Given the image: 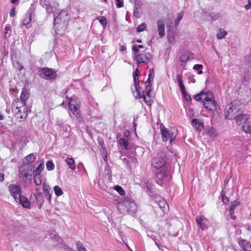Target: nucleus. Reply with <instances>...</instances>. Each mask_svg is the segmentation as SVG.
I'll use <instances>...</instances> for the list:
<instances>
[{"instance_id": "nucleus-5", "label": "nucleus", "mask_w": 251, "mask_h": 251, "mask_svg": "<svg viewBox=\"0 0 251 251\" xmlns=\"http://www.w3.org/2000/svg\"><path fill=\"white\" fill-rule=\"evenodd\" d=\"M79 103L80 101L78 99L76 98H71L69 101V108L72 112L73 115L76 118H79Z\"/></svg>"}, {"instance_id": "nucleus-31", "label": "nucleus", "mask_w": 251, "mask_h": 251, "mask_svg": "<svg viewBox=\"0 0 251 251\" xmlns=\"http://www.w3.org/2000/svg\"><path fill=\"white\" fill-rule=\"evenodd\" d=\"M44 169V163L43 161H42V162H41L36 168L35 170L33 172V174L36 175H40Z\"/></svg>"}, {"instance_id": "nucleus-56", "label": "nucleus", "mask_w": 251, "mask_h": 251, "mask_svg": "<svg viewBox=\"0 0 251 251\" xmlns=\"http://www.w3.org/2000/svg\"><path fill=\"white\" fill-rule=\"evenodd\" d=\"M117 3L116 6L117 8H121L123 6V0H115Z\"/></svg>"}, {"instance_id": "nucleus-9", "label": "nucleus", "mask_w": 251, "mask_h": 251, "mask_svg": "<svg viewBox=\"0 0 251 251\" xmlns=\"http://www.w3.org/2000/svg\"><path fill=\"white\" fill-rule=\"evenodd\" d=\"M139 70L137 68L135 72H134L133 76L134 79V87L136 94H134V96L136 99H140L142 92L140 90V87L139 86Z\"/></svg>"}, {"instance_id": "nucleus-7", "label": "nucleus", "mask_w": 251, "mask_h": 251, "mask_svg": "<svg viewBox=\"0 0 251 251\" xmlns=\"http://www.w3.org/2000/svg\"><path fill=\"white\" fill-rule=\"evenodd\" d=\"M238 94L243 102L248 103L251 100V90L243 86L240 87L238 90Z\"/></svg>"}, {"instance_id": "nucleus-49", "label": "nucleus", "mask_w": 251, "mask_h": 251, "mask_svg": "<svg viewBox=\"0 0 251 251\" xmlns=\"http://www.w3.org/2000/svg\"><path fill=\"white\" fill-rule=\"evenodd\" d=\"M184 15V13L181 12L179 13L175 21V25L177 26L180 23Z\"/></svg>"}, {"instance_id": "nucleus-39", "label": "nucleus", "mask_w": 251, "mask_h": 251, "mask_svg": "<svg viewBox=\"0 0 251 251\" xmlns=\"http://www.w3.org/2000/svg\"><path fill=\"white\" fill-rule=\"evenodd\" d=\"M154 76L153 69H150L149 70V77L147 81L145 82V86L148 84V83L151 82V79H153Z\"/></svg>"}, {"instance_id": "nucleus-2", "label": "nucleus", "mask_w": 251, "mask_h": 251, "mask_svg": "<svg viewBox=\"0 0 251 251\" xmlns=\"http://www.w3.org/2000/svg\"><path fill=\"white\" fill-rule=\"evenodd\" d=\"M53 17V28L55 32L58 34H63L70 19L69 12L67 10H62L58 13H54Z\"/></svg>"}, {"instance_id": "nucleus-16", "label": "nucleus", "mask_w": 251, "mask_h": 251, "mask_svg": "<svg viewBox=\"0 0 251 251\" xmlns=\"http://www.w3.org/2000/svg\"><path fill=\"white\" fill-rule=\"evenodd\" d=\"M196 222L201 230L206 229L209 223L208 220L202 216H198L196 218Z\"/></svg>"}, {"instance_id": "nucleus-10", "label": "nucleus", "mask_w": 251, "mask_h": 251, "mask_svg": "<svg viewBox=\"0 0 251 251\" xmlns=\"http://www.w3.org/2000/svg\"><path fill=\"white\" fill-rule=\"evenodd\" d=\"M35 8L31 4L26 14L24 15L23 20V25L27 26L31 22L32 18L34 16Z\"/></svg>"}, {"instance_id": "nucleus-24", "label": "nucleus", "mask_w": 251, "mask_h": 251, "mask_svg": "<svg viewBox=\"0 0 251 251\" xmlns=\"http://www.w3.org/2000/svg\"><path fill=\"white\" fill-rule=\"evenodd\" d=\"M247 70L242 75L245 80H248L251 79V62L247 65Z\"/></svg>"}, {"instance_id": "nucleus-43", "label": "nucleus", "mask_w": 251, "mask_h": 251, "mask_svg": "<svg viewBox=\"0 0 251 251\" xmlns=\"http://www.w3.org/2000/svg\"><path fill=\"white\" fill-rule=\"evenodd\" d=\"M114 189L121 196H124L125 194V192L123 188L119 185H116L114 187Z\"/></svg>"}, {"instance_id": "nucleus-26", "label": "nucleus", "mask_w": 251, "mask_h": 251, "mask_svg": "<svg viewBox=\"0 0 251 251\" xmlns=\"http://www.w3.org/2000/svg\"><path fill=\"white\" fill-rule=\"evenodd\" d=\"M193 54L189 52H184L179 57V61L182 63H186L189 59H193Z\"/></svg>"}, {"instance_id": "nucleus-42", "label": "nucleus", "mask_w": 251, "mask_h": 251, "mask_svg": "<svg viewBox=\"0 0 251 251\" xmlns=\"http://www.w3.org/2000/svg\"><path fill=\"white\" fill-rule=\"evenodd\" d=\"M46 167L48 170L52 171L54 168V165L51 160H49L46 163Z\"/></svg>"}, {"instance_id": "nucleus-57", "label": "nucleus", "mask_w": 251, "mask_h": 251, "mask_svg": "<svg viewBox=\"0 0 251 251\" xmlns=\"http://www.w3.org/2000/svg\"><path fill=\"white\" fill-rule=\"evenodd\" d=\"M176 79L177 80V82L179 85L183 84L182 80V76L181 75H176Z\"/></svg>"}, {"instance_id": "nucleus-64", "label": "nucleus", "mask_w": 251, "mask_h": 251, "mask_svg": "<svg viewBox=\"0 0 251 251\" xmlns=\"http://www.w3.org/2000/svg\"><path fill=\"white\" fill-rule=\"evenodd\" d=\"M222 200L225 203H227L229 202V200L228 198L226 197H223Z\"/></svg>"}, {"instance_id": "nucleus-1", "label": "nucleus", "mask_w": 251, "mask_h": 251, "mask_svg": "<svg viewBox=\"0 0 251 251\" xmlns=\"http://www.w3.org/2000/svg\"><path fill=\"white\" fill-rule=\"evenodd\" d=\"M151 169L159 185L165 186L171 180L172 177L168 165L162 157L157 156L152 159Z\"/></svg>"}, {"instance_id": "nucleus-22", "label": "nucleus", "mask_w": 251, "mask_h": 251, "mask_svg": "<svg viewBox=\"0 0 251 251\" xmlns=\"http://www.w3.org/2000/svg\"><path fill=\"white\" fill-rule=\"evenodd\" d=\"M239 245L243 251H251V244L247 240H241L239 241Z\"/></svg>"}, {"instance_id": "nucleus-12", "label": "nucleus", "mask_w": 251, "mask_h": 251, "mask_svg": "<svg viewBox=\"0 0 251 251\" xmlns=\"http://www.w3.org/2000/svg\"><path fill=\"white\" fill-rule=\"evenodd\" d=\"M9 191L15 201H17L18 198L21 196V187L18 185L10 184L9 186Z\"/></svg>"}, {"instance_id": "nucleus-20", "label": "nucleus", "mask_w": 251, "mask_h": 251, "mask_svg": "<svg viewBox=\"0 0 251 251\" xmlns=\"http://www.w3.org/2000/svg\"><path fill=\"white\" fill-rule=\"evenodd\" d=\"M17 202H19L24 207L28 208L30 206V203L28 199L24 196H21L18 198L17 201H15Z\"/></svg>"}, {"instance_id": "nucleus-61", "label": "nucleus", "mask_w": 251, "mask_h": 251, "mask_svg": "<svg viewBox=\"0 0 251 251\" xmlns=\"http://www.w3.org/2000/svg\"><path fill=\"white\" fill-rule=\"evenodd\" d=\"M208 133L211 138H215L217 136V134L214 131H210Z\"/></svg>"}, {"instance_id": "nucleus-59", "label": "nucleus", "mask_w": 251, "mask_h": 251, "mask_svg": "<svg viewBox=\"0 0 251 251\" xmlns=\"http://www.w3.org/2000/svg\"><path fill=\"white\" fill-rule=\"evenodd\" d=\"M151 238L155 242V245L158 247V248L159 249H161V248L162 247V246L159 244L157 241H155V236H153V235H151Z\"/></svg>"}, {"instance_id": "nucleus-28", "label": "nucleus", "mask_w": 251, "mask_h": 251, "mask_svg": "<svg viewBox=\"0 0 251 251\" xmlns=\"http://www.w3.org/2000/svg\"><path fill=\"white\" fill-rule=\"evenodd\" d=\"M65 161L71 170L73 171H75L76 164L75 161L72 158L68 157L65 159Z\"/></svg>"}, {"instance_id": "nucleus-58", "label": "nucleus", "mask_w": 251, "mask_h": 251, "mask_svg": "<svg viewBox=\"0 0 251 251\" xmlns=\"http://www.w3.org/2000/svg\"><path fill=\"white\" fill-rule=\"evenodd\" d=\"M16 14V8L15 7H12L10 11V16L12 17L15 15Z\"/></svg>"}, {"instance_id": "nucleus-35", "label": "nucleus", "mask_w": 251, "mask_h": 251, "mask_svg": "<svg viewBox=\"0 0 251 251\" xmlns=\"http://www.w3.org/2000/svg\"><path fill=\"white\" fill-rule=\"evenodd\" d=\"M119 144L121 146L123 147L126 149H128V142L127 139L121 138L119 140Z\"/></svg>"}, {"instance_id": "nucleus-60", "label": "nucleus", "mask_w": 251, "mask_h": 251, "mask_svg": "<svg viewBox=\"0 0 251 251\" xmlns=\"http://www.w3.org/2000/svg\"><path fill=\"white\" fill-rule=\"evenodd\" d=\"M248 4L245 6V8L246 10H249L251 8V0H248Z\"/></svg>"}, {"instance_id": "nucleus-32", "label": "nucleus", "mask_w": 251, "mask_h": 251, "mask_svg": "<svg viewBox=\"0 0 251 251\" xmlns=\"http://www.w3.org/2000/svg\"><path fill=\"white\" fill-rule=\"evenodd\" d=\"M29 94L26 91H23L19 100L26 103V100L28 99Z\"/></svg>"}, {"instance_id": "nucleus-50", "label": "nucleus", "mask_w": 251, "mask_h": 251, "mask_svg": "<svg viewBox=\"0 0 251 251\" xmlns=\"http://www.w3.org/2000/svg\"><path fill=\"white\" fill-rule=\"evenodd\" d=\"M40 3L45 8L50 5L49 0H40Z\"/></svg>"}, {"instance_id": "nucleus-33", "label": "nucleus", "mask_w": 251, "mask_h": 251, "mask_svg": "<svg viewBox=\"0 0 251 251\" xmlns=\"http://www.w3.org/2000/svg\"><path fill=\"white\" fill-rule=\"evenodd\" d=\"M50 238L54 241H58L60 237L57 235L54 230H51L50 231Z\"/></svg>"}, {"instance_id": "nucleus-44", "label": "nucleus", "mask_w": 251, "mask_h": 251, "mask_svg": "<svg viewBox=\"0 0 251 251\" xmlns=\"http://www.w3.org/2000/svg\"><path fill=\"white\" fill-rule=\"evenodd\" d=\"M202 68H203V66L202 65L196 64L193 66V69L195 70H198L199 71L198 72V74L199 75H201L203 73V72L202 71Z\"/></svg>"}, {"instance_id": "nucleus-46", "label": "nucleus", "mask_w": 251, "mask_h": 251, "mask_svg": "<svg viewBox=\"0 0 251 251\" xmlns=\"http://www.w3.org/2000/svg\"><path fill=\"white\" fill-rule=\"evenodd\" d=\"M47 12L49 14L54 13L56 10V7L55 6H53L52 5L50 4L48 7L46 8Z\"/></svg>"}, {"instance_id": "nucleus-53", "label": "nucleus", "mask_w": 251, "mask_h": 251, "mask_svg": "<svg viewBox=\"0 0 251 251\" xmlns=\"http://www.w3.org/2000/svg\"><path fill=\"white\" fill-rule=\"evenodd\" d=\"M194 99L196 100L199 101H202V92L195 96Z\"/></svg>"}, {"instance_id": "nucleus-14", "label": "nucleus", "mask_w": 251, "mask_h": 251, "mask_svg": "<svg viewBox=\"0 0 251 251\" xmlns=\"http://www.w3.org/2000/svg\"><path fill=\"white\" fill-rule=\"evenodd\" d=\"M140 89L142 92L140 98H143L144 101L147 105L151 104L150 93L151 91V86L150 85V82L148 83V85L145 86L146 94H144V92L142 90L141 88H140Z\"/></svg>"}, {"instance_id": "nucleus-29", "label": "nucleus", "mask_w": 251, "mask_h": 251, "mask_svg": "<svg viewBox=\"0 0 251 251\" xmlns=\"http://www.w3.org/2000/svg\"><path fill=\"white\" fill-rule=\"evenodd\" d=\"M202 14L204 16L206 17L208 15L212 21H216L220 18V15L219 13H211L208 14L207 12L203 11Z\"/></svg>"}, {"instance_id": "nucleus-4", "label": "nucleus", "mask_w": 251, "mask_h": 251, "mask_svg": "<svg viewBox=\"0 0 251 251\" xmlns=\"http://www.w3.org/2000/svg\"><path fill=\"white\" fill-rule=\"evenodd\" d=\"M241 108V103L240 101L234 100L226 107L225 111V117L231 119L234 115Z\"/></svg>"}, {"instance_id": "nucleus-36", "label": "nucleus", "mask_w": 251, "mask_h": 251, "mask_svg": "<svg viewBox=\"0 0 251 251\" xmlns=\"http://www.w3.org/2000/svg\"><path fill=\"white\" fill-rule=\"evenodd\" d=\"M34 181L36 185H40L42 183V176L40 175L34 174Z\"/></svg>"}, {"instance_id": "nucleus-45", "label": "nucleus", "mask_w": 251, "mask_h": 251, "mask_svg": "<svg viewBox=\"0 0 251 251\" xmlns=\"http://www.w3.org/2000/svg\"><path fill=\"white\" fill-rule=\"evenodd\" d=\"M25 159L27 161V162L31 163V162H33V161H34L35 160L36 157L33 154L31 153V154H30L27 155L25 157Z\"/></svg>"}, {"instance_id": "nucleus-11", "label": "nucleus", "mask_w": 251, "mask_h": 251, "mask_svg": "<svg viewBox=\"0 0 251 251\" xmlns=\"http://www.w3.org/2000/svg\"><path fill=\"white\" fill-rule=\"evenodd\" d=\"M152 55L150 52L134 54V58L138 64L148 63Z\"/></svg>"}, {"instance_id": "nucleus-18", "label": "nucleus", "mask_w": 251, "mask_h": 251, "mask_svg": "<svg viewBox=\"0 0 251 251\" xmlns=\"http://www.w3.org/2000/svg\"><path fill=\"white\" fill-rule=\"evenodd\" d=\"M250 119L248 114H239L235 116V120L238 125H244Z\"/></svg>"}, {"instance_id": "nucleus-23", "label": "nucleus", "mask_w": 251, "mask_h": 251, "mask_svg": "<svg viewBox=\"0 0 251 251\" xmlns=\"http://www.w3.org/2000/svg\"><path fill=\"white\" fill-rule=\"evenodd\" d=\"M192 125L196 128V130L199 132H201L204 128L203 124L197 119H194L192 120Z\"/></svg>"}, {"instance_id": "nucleus-47", "label": "nucleus", "mask_w": 251, "mask_h": 251, "mask_svg": "<svg viewBox=\"0 0 251 251\" xmlns=\"http://www.w3.org/2000/svg\"><path fill=\"white\" fill-rule=\"evenodd\" d=\"M146 28V25L145 23H142L139 25L136 28V31L137 32H141L144 31Z\"/></svg>"}, {"instance_id": "nucleus-34", "label": "nucleus", "mask_w": 251, "mask_h": 251, "mask_svg": "<svg viewBox=\"0 0 251 251\" xmlns=\"http://www.w3.org/2000/svg\"><path fill=\"white\" fill-rule=\"evenodd\" d=\"M227 34V32L222 28H220L216 34L217 38L218 39H222Z\"/></svg>"}, {"instance_id": "nucleus-63", "label": "nucleus", "mask_w": 251, "mask_h": 251, "mask_svg": "<svg viewBox=\"0 0 251 251\" xmlns=\"http://www.w3.org/2000/svg\"><path fill=\"white\" fill-rule=\"evenodd\" d=\"M180 90L182 93H185V91H186L185 88L184 84H182L179 85Z\"/></svg>"}, {"instance_id": "nucleus-17", "label": "nucleus", "mask_w": 251, "mask_h": 251, "mask_svg": "<svg viewBox=\"0 0 251 251\" xmlns=\"http://www.w3.org/2000/svg\"><path fill=\"white\" fill-rule=\"evenodd\" d=\"M26 107V103L19 100V99L15 100L12 105V109H14L16 111V109H20L23 110Z\"/></svg>"}, {"instance_id": "nucleus-38", "label": "nucleus", "mask_w": 251, "mask_h": 251, "mask_svg": "<svg viewBox=\"0 0 251 251\" xmlns=\"http://www.w3.org/2000/svg\"><path fill=\"white\" fill-rule=\"evenodd\" d=\"M100 153L102 154V157L103 160L105 161H107V153L105 147H100Z\"/></svg>"}, {"instance_id": "nucleus-40", "label": "nucleus", "mask_w": 251, "mask_h": 251, "mask_svg": "<svg viewBox=\"0 0 251 251\" xmlns=\"http://www.w3.org/2000/svg\"><path fill=\"white\" fill-rule=\"evenodd\" d=\"M97 19L104 27L106 26L107 22L105 17L104 16H100L98 17Z\"/></svg>"}, {"instance_id": "nucleus-55", "label": "nucleus", "mask_w": 251, "mask_h": 251, "mask_svg": "<svg viewBox=\"0 0 251 251\" xmlns=\"http://www.w3.org/2000/svg\"><path fill=\"white\" fill-rule=\"evenodd\" d=\"M133 16L136 17V18H139L140 17V16L139 12L138 11V8L136 6H135L134 8Z\"/></svg>"}, {"instance_id": "nucleus-37", "label": "nucleus", "mask_w": 251, "mask_h": 251, "mask_svg": "<svg viewBox=\"0 0 251 251\" xmlns=\"http://www.w3.org/2000/svg\"><path fill=\"white\" fill-rule=\"evenodd\" d=\"M239 202L237 201H235L231 202V205L229 209L230 214L234 213L235 207L239 205Z\"/></svg>"}, {"instance_id": "nucleus-21", "label": "nucleus", "mask_w": 251, "mask_h": 251, "mask_svg": "<svg viewBox=\"0 0 251 251\" xmlns=\"http://www.w3.org/2000/svg\"><path fill=\"white\" fill-rule=\"evenodd\" d=\"M157 29L158 34L160 37H162L165 35V25L163 20H159L157 21Z\"/></svg>"}, {"instance_id": "nucleus-8", "label": "nucleus", "mask_w": 251, "mask_h": 251, "mask_svg": "<svg viewBox=\"0 0 251 251\" xmlns=\"http://www.w3.org/2000/svg\"><path fill=\"white\" fill-rule=\"evenodd\" d=\"M39 74L41 77L47 80L54 79L56 76V72L51 68H42L39 71Z\"/></svg>"}, {"instance_id": "nucleus-30", "label": "nucleus", "mask_w": 251, "mask_h": 251, "mask_svg": "<svg viewBox=\"0 0 251 251\" xmlns=\"http://www.w3.org/2000/svg\"><path fill=\"white\" fill-rule=\"evenodd\" d=\"M242 128L243 130L246 133H251V122L249 120L243 125Z\"/></svg>"}, {"instance_id": "nucleus-15", "label": "nucleus", "mask_w": 251, "mask_h": 251, "mask_svg": "<svg viewBox=\"0 0 251 251\" xmlns=\"http://www.w3.org/2000/svg\"><path fill=\"white\" fill-rule=\"evenodd\" d=\"M13 112L15 114V116L20 121L25 120L27 115V108H24V109L21 110L20 109H16V111L14 109H12Z\"/></svg>"}, {"instance_id": "nucleus-51", "label": "nucleus", "mask_w": 251, "mask_h": 251, "mask_svg": "<svg viewBox=\"0 0 251 251\" xmlns=\"http://www.w3.org/2000/svg\"><path fill=\"white\" fill-rule=\"evenodd\" d=\"M76 246L78 251H81L85 248L80 241H77L76 243Z\"/></svg>"}, {"instance_id": "nucleus-27", "label": "nucleus", "mask_w": 251, "mask_h": 251, "mask_svg": "<svg viewBox=\"0 0 251 251\" xmlns=\"http://www.w3.org/2000/svg\"><path fill=\"white\" fill-rule=\"evenodd\" d=\"M158 206L164 213L167 212L168 205L166 201L163 199L160 198L158 201Z\"/></svg>"}, {"instance_id": "nucleus-52", "label": "nucleus", "mask_w": 251, "mask_h": 251, "mask_svg": "<svg viewBox=\"0 0 251 251\" xmlns=\"http://www.w3.org/2000/svg\"><path fill=\"white\" fill-rule=\"evenodd\" d=\"M182 94L183 98L185 99V100L186 101H191V98L190 95H189L188 94H187L186 91H185V93H182Z\"/></svg>"}, {"instance_id": "nucleus-41", "label": "nucleus", "mask_w": 251, "mask_h": 251, "mask_svg": "<svg viewBox=\"0 0 251 251\" xmlns=\"http://www.w3.org/2000/svg\"><path fill=\"white\" fill-rule=\"evenodd\" d=\"M53 190L55 195L57 196H60L63 194L62 189L58 186H55L53 188Z\"/></svg>"}, {"instance_id": "nucleus-6", "label": "nucleus", "mask_w": 251, "mask_h": 251, "mask_svg": "<svg viewBox=\"0 0 251 251\" xmlns=\"http://www.w3.org/2000/svg\"><path fill=\"white\" fill-rule=\"evenodd\" d=\"M161 133L162 140L166 141L169 139L171 143L175 139L176 136V129L175 128L167 130V128L163 127L161 128Z\"/></svg>"}, {"instance_id": "nucleus-25", "label": "nucleus", "mask_w": 251, "mask_h": 251, "mask_svg": "<svg viewBox=\"0 0 251 251\" xmlns=\"http://www.w3.org/2000/svg\"><path fill=\"white\" fill-rule=\"evenodd\" d=\"M202 102L206 100H214L213 94L208 91H205L202 92Z\"/></svg>"}, {"instance_id": "nucleus-19", "label": "nucleus", "mask_w": 251, "mask_h": 251, "mask_svg": "<svg viewBox=\"0 0 251 251\" xmlns=\"http://www.w3.org/2000/svg\"><path fill=\"white\" fill-rule=\"evenodd\" d=\"M204 107L208 111H212L216 108V102L215 100L203 101Z\"/></svg>"}, {"instance_id": "nucleus-48", "label": "nucleus", "mask_w": 251, "mask_h": 251, "mask_svg": "<svg viewBox=\"0 0 251 251\" xmlns=\"http://www.w3.org/2000/svg\"><path fill=\"white\" fill-rule=\"evenodd\" d=\"M138 184L140 185H141L142 187H147L148 189H149L148 183L146 178H143L142 180H140V182H139Z\"/></svg>"}, {"instance_id": "nucleus-54", "label": "nucleus", "mask_w": 251, "mask_h": 251, "mask_svg": "<svg viewBox=\"0 0 251 251\" xmlns=\"http://www.w3.org/2000/svg\"><path fill=\"white\" fill-rule=\"evenodd\" d=\"M43 190L45 192H47V194H50V193H52V190L48 187V186H46L45 184H44V186L43 187Z\"/></svg>"}, {"instance_id": "nucleus-62", "label": "nucleus", "mask_w": 251, "mask_h": 251, "mask_svg": "<svg viewBox=\"0 0 251 251\" xmlns=\"http://www.w3.org/2000/svg\"><path fill=\"white\" fill-rule=\"evenodd\" d=\"M168 41L171 44L174 43L175 42V37L174 36L168 37Z\"/></svg>"}, {"instance_id": "nucleus-3", "label": "nucleus", "mask_w": 251, "mask_h": 251, "mask_svg": "<svg viewBox=\"0 0 251 251\" xmlns=\"http://www.w3.org/2000/svg\"><path fill=\"white\" fill-rule=\"evenodd\" d=\"M118 208L121 213L133 215L137 211V207L132 199L126 197L118 204Z\"/></svg>"}, {"instance_id": "nucleus-13", "label": "nucleus", "mask_w": 251, "mask_h": 251, "mask_svg": "<svg viewBox=\"0 0 251 251\" xmlns=\"http://www.w3.org/2000/svg\"><path fill=\"white\" fill-rule=\"evenodd\" d=\"M30 170L28 166L26 165L21 166L19 169V178L24 180L31 179V175L29 174Z\"/></svg>"}]
</instances>
